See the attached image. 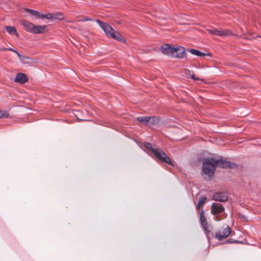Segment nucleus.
<instances>
[{
	"instance_id": "17",
	"label": "nucleus",
	"mask_w": 261,
	"mask_h": 261,
	"mask_svg": "<svg viewBox=\"0 0 261 261\" xmlns=\"http://www.w3.org/2000/svg\"><path fill=\"white\" fill-rule=\"evenodd\" d=\"M206 200V197H203L199 198V201L196 205L197 210H199L201 206L205 203Z\"/></svg>"
},
{
	"instance_id": "16",
	"label": "nucleus",
	"mask_w": 261,
	"mask_h": 261,
	"mask_svg": "<svg viewBox=\"0 0 261 261\" xmlns=\"http://www.w3.org/2000/svg\"><path fill=\"white\" fill-rule=\"evenodd\" d=\"M192 54L194 55H196L197 56L199 57H203L205 55V54L200 52V51L195 49H191L189 51Z\"/></svg>"
},
{
	"instance_id": "12",
	"label": "nucleus",
	"mask_w": 261,
	"mask_h": 261,
	"mask_svg": "<svg viewBox=\"0 0 261 261\" xmlns=\"http://www.w3.org/2000/svg\"><path fill=\"white\" fill-rule=\"evenodd\" d=\"M28 80V78L25 74L19 73L16 75L14 81L22 84L27 82Z\"/></svg>"
},
{
	"instance_id": "4",
	"label": "nucleus",
	"mask_w": 261,
	"mask_h": 261,
	"mask_svg": "<svg viewBox=\"0 0 261 261\" xmlns=\"http://www.w3.org/2000/svg\"><path fill=\"white\" fill-rule=\"evenodd\" d=\"M144 146L148 149L151 151L154 156L159 160L163 162L166 163L170 165L173 166L172 163L170 158L166 155L165 153L163 152L161 149H154L152 147L151 144L149 143L146 142L144 144Z\"/></svg>"
},
{
	"instance_id": "18",
	"label": "nucleus",
	"mask_w": 261,
	"mask_h": 261,
	"mask_svg": "<svg viewBox=\"0 0 261 261\" xmlns=\"http://www.w3.org/2000/svg\"><path fill=\"white\" fill-rule=\"evenodd\" d=\"M137 120L138 121L145 124V125H147L148 124V120H149V117H147V116L139 117L137 118Z\"/></svg>"
},
{
	"instance_id": "24",
	"label": "nucleus",
	"mask_w": 261,
	"mask_h": 261,
	"mask_svg": "<svg viewBox=\"0 0 261 261\" xmlns=\"http://www.w3.org/2000/svg\"><path fill=\"white\" fill-rule=\"evenodd\" d=\"M8 50H10V51H13L15 53H17V51L12 48H8Z\"/></svg>"
},
{
	"instance_id": "7",
	"label": "nucleus",
	"mask_w": 261,
	"mask_h": 261,
	"mask_svg": "<svg viewBox=\"0 0 261 261\" xmlns=\"http://www.w3.org/2000/svg\"><path fill=\"white\" fill-rule=\"evenodd\" d=\"M230 231V227L227 226L223 229L216 232L215 234L216 238L219 241L223 240L229 236Z\"/></svg>"
},
{
	"instance_id": "19",
	"label": "nucleus",
	"mask_w": 261,
	"mask_h": 261,
	"mask_svg": "<svg viewBox=\"0 0 261 261\" xmlns=\"http://www.w3.org/2000/svg\"><path fill=\"white\" fill-rule=\"evenodd\" d=\"M63 19V15L61 13H53V19L62 20Z\"/></svg>"
},
{
	"instance_id": "11",
	"label": "nucleus",
	"mask_w": 261,
	"mask_h": 261,
	"mask_svg": "<svg viewBox=\"0 0 261 261\" xmlns=\"http://www.w3.org/2000/svg\"><path fill=\"white\" fill-rule=\"evenodd\" d=\"M213 199L220 202H225L227 200L228 197L226 193L218 192L213 195Z\"/></svg>"
},
{
	"instance_id": "10",
	"label": "nucleus",
	"mask_w": 261,
	"mask_h": 261,
	"mask_svg": "<svg viewBox=\"0 0 261 261\" xmlns=\"http://www.w3.org/2000/svg\"><path fill=\"white\" fill-rule=\"evenodd\" d=\"M173 49L175 51H174V55L171 56L172 57L182 58L185 56V51L184 47L178 46L177 47H173Z\"/></svg>"
},
{
	"instance_id": "21",
	"label": "nucleus",
	"mask_w": 261,
	"mask_h": 261,
	"mask_svg": "<svg viewBox=\"0 0 261 261\" xmlns=\"http://www.w3.org/2000/svg\"><path fill=\"white\" fill-rule=\"evenodd\" d=\"M8 117L9 114L7 111H0V118H8Z\"/></svg>"
},
{
	"instance_id": "25",
	"label": "nucleus",
	"mask_w": 261,
	"mask_h": 261,
	"mask_svg": "<svg viewBox=\"0 0 261 261\" xmlns=\"http://www.w3.org/2000/svg\"><path fill=\"white\" fill-rule=\"evenodd\" d=\"M88 20H91V19L88 18V17H85L83 20V21H88Z\"/></svg>"
},
{
	"instance_id": "5",
	"label": "nucleus",
	"mask_w": 261,
	"mask_h": 261,
	"mask_svg": "<svg viewBox=\"0 0 261 261\" xmlns=\"http://www.w3.org/2000/svg\"><path fill=\"white\" fill-rule=\"evenodd\" d=\"M224 211V208L222 204L218 203H214L211 206V213L216 216L215 220L220 221L225 217H220L219 214Z\"/></svg>"
},
{
	"instance_id": "15",
	"label": "nucleus",
	"mask_w": 261,
	"mask_h": 261,
	"mask_svg": "<svg viewBox=\"0 0 261 261\" xmlns=\"http://www.w3.org/2000/svg\"><path fill=\"white\" fill-rule=\"evenodd\" d=\"M159 121V118L156 117H149L147 125H151L156 124Z\"/></svg>"
},
{
	"instance_id": "1",
	"label": "nucleus",
	"mask_w": 261,
	"mask_h": 261,
	"mask_svg": "<svg viewBox=\"0 0 261 261\" xmlns=\"http://www.w3.org/2000/svg\"><path fill=\"white\" fill-rule=\"evenodd\" d=\"M202 173L205 178H211L217 167L221 168H234L236 165L234 163L222 160L221 159H204L202 161Z\"/></svg>"
},
{
	"instance_id": "9",
	"label": "nucleus",
	"mask_w": 261,
	"mask_h": 261,
	"mask_svg": "<svg viewBox=\"0 0 261 261\" xmlns=\"http://www.w3.org/2000/svg\"><path fill=\"white\" fill-rule=\"evenodd\" d=\"M160 50L163 54L171 57L172 55H174V51H175L173 49V47L168 44L162 45L160 48Z\"/></svg>"
},
{
	"instance_id": "22",
	"label": "nucleus",
	"mask_w": 261,
	"mask_h": 261,
	"mask_svg": "<svg viewBox=\"0 0 261 261\" xmlns=\"http://www.w3.org/2000/svg\"><path fill=\"white\" fill-rule=\"evenodd\" d=\"M17 56L18 57L19 60L21 61V62H23V60L25 59H28L25 56H22L19 53H18L17 51V53H15Z\"/></svg>"
},
{
	"instance_id": "23",
	"label": "nucleus",
	"mask_w": 261,
	"mask_h": 261,
	"mask_svg": "<svg viewBox=\"0 0 261 261\" xmlns=\"http://www.w3.org/2000/svg\"><path fill=\"white\" fill-rule=\"evenodd\" d=\"M190 76H191V77L192 79H193V80H199V79L198 78H196L195 77L194 74H190Z\"/></svg>"
},
{
	"instance_id": "14",
	"label": "nucleus",
	"mask_w": 261,
	"mask_h": 261,
	"mask_svg": "<svg viewBox=\"0 0 261 261\" xmlns=\"http://www.w3.org/2000/svg\"><path fill=\"white\" fill-rule=\"evenodd\" d=\"M6 29L10 35L15 34L17 36H18L16 29L15 27L11 26H6Z\"/></svg>"
},
{
	"instance_id": "6",
	"label": "nucleus",
	"mask_w": 261,
	"mask_h": 261,
	"mask_svg": "<svg viewBox=\"0 0 261 261\" xmlns=\"http://www.w3.org/2000/svg\"><path fill=\"white\" fill-rule=\"evenodd\" d=\"M206 31L212 35L220 37L228 36L231 34L229 30H224L222 29L219 30L213 28L208 29H206Z\"/></svg>"
},
{
	"instance_id": "2",
	"label": "nucleus",
	"mask_w": 261,
	"mask_h": 261,
	"mask_svg": "<svg viewBox=\"0 0 261 261\" xmlns=\"http://www.w3.org/2000/svg\"><path fill=\"white\" fill-rule=\"evenodd\" d=\"M20 23L24 27L26 31L35 34H43L48 30L46 25H35L25 20H20Z\"/></svg>"
},
{
	"instance_id": "8",
	"label": "nucleus",
	"mask_w": 261,
	"mask_h": 261,
	"mask_svg": "<svg viewBox=\"0 0 261 261\" xmlns=\"http://www.w3.org/2000/svg\"><path fill=\"white\" fill-rule=\"evenodd\" d=\"M200 220L205 232L206 233H209L211 231V227L208 225L206 217L204 215V212L202 209L200 211Z\"/></svg>"
},
{
	"instance_id": "26",
	"label": "nucleus",
	"mask_w": 261,
	"mask_h": 261,
	"mask_svg": "<svg viewBox=\"0 0 261 261\" xmlns=\"http://www.w3.org/2000/svg\"><path fill=\"white\" fill-rule=\"evenodd\" d=\"M1 50H2V51H4V50H8V48H1Z\"/></svg>"
},
{
	"instance_id": "13",
	"label": "nucleus",
	"mask_w": 261,
	"mask_h": 261,
	"mask_svg": "<svg viewBox=\"0 0 261 261\" xmlns=\"http://www.w3.org/2000/svg\"><path fill=\"white\" fill-rule=\"evenodd\" d=\"M25 11L29 12L32 16H34L36 18H41V14H40L37 11L31 10V9H25Z\"/></svg>"
},
{
	"instance_id": "3",
	"label": "nucleus",
	"mask_w": 261,
	"mask_h": 261,
	"mask_svg": "<svg viewBox=\"0 0 261 261\" xmlns=\"http://www.w3.org/2000/svg\"><path fill=\"white\" fill-rule=\"evenodd\" d=\"M96 22L108 36H110L118 41H125V39L118 32H116L110 24L98 19L96 20Z\"/></svg>"
},
{
	"instance_id": "20",
	"label": "nucleus",
	"mask_w": 261,
	"mask_h": 261,
	"mask_svg": "<svg viewBox=\"0 0 261 261\" xmlns=\"http://www.w3.org/2000/svg\"><path fill=\"white\" fill-rule=\"evenodd\" d=\"M41 18L43 19H53V13H48L46 15L41 14Z\"/></svg>"
}]
</instances>
